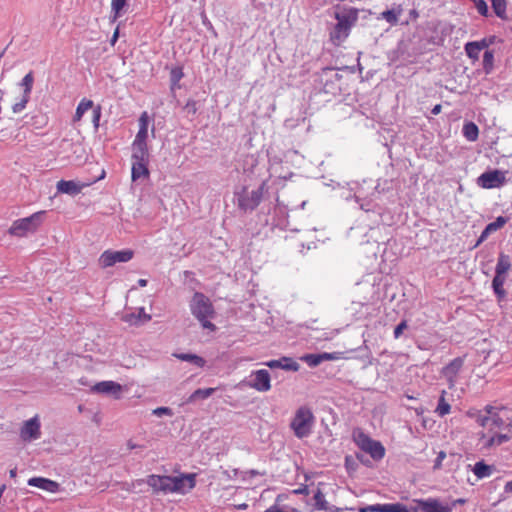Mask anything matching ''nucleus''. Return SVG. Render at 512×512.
<instances>
[{
	"mask_svg": "<svg viewBox=\"0 0 512 512\" xmlns=\"http://www.w3.org/2000/svg\"><path fill=\"white\" fill-rule=\"evenodd\" d=\"M146 483L154 493H186L195 487V474L181 476H161L151 474Z\"/></svg>",
	"mask_w": 512,
	"mask_h": 512,
	"instance_id": "nucleus-1",
	"label": "nucleus"
},
{
	"mask_svg": "<svg viewBox=\"0 0 512 512\" xmlns=\"http://www.w3.org/2000/svg\"><path fill=\"white\" fill-rule=\"evenodd\" d=\"M314 423L315 417L311 409L309 407L302 406L296 410L295 415L291 420L290 428L297 438L303 439L312 433Z\"/></svg>",
	"mask_w": 512,
	"mask_h": 512,
	"instance_id": "nucleus-2",
	"label": "nucleus"
},
{
	"mask_svg": "<svg viewBox=\"0 0 512 512\" xmlns=\"http://www.w3.org/2000/svg\"><path fill=\"white\" fill-rule=\"evenodd\" d=\"M46 211H38L32 215L15 220L10 226L8 233L14 237H25L29 233H34L42 225Z\"/></svg>",
	"mask_w": 512,
	"mask_h": 512,
	"instance_id": "nucleus-3",
	"label": "nucleus"
},
{
	"mask_svg": "<svg viewBox=\"0 0 512 512\" xmlns=\"http://www.w3.org/2000/svg\"><path fill=\"white\" fill-rule=\"evenodd\" d=\"M192 314L201 322L203 328L214 331L215 325L208 320L214 313L213 306L204 294L195 293L191 304Z\"/></svg>",
	"mask_w": 512,
	"mask_h": 512,
	"instance_id": "nucleus-4",
	"label": "nucleus"
},
{
	"mask_svg": "<svg viewBox=\"0 0 512 512\" xmlns=\"http://www.w3.org/2000/svg\"><path fill=\"white\" fill-rule=\"evenodd\" d=\"M264 186L265 183L256 190H249L248 187H242L240 191L236 192L235 197L238 208L244 212L256 209L262 201Z\"/></svg>",
	"mask_w": 512,
	"mask_h": 512,
	"instance_id": "nucleus-5",
	"label": "nucleus"
},
{
	"mask_svg": "<svg viewBox=\"0 0 512 512\" xmlns=\"http://www.w3.org/2000/svg\"><path fill=\"white\" fill-rule=\"evenodd\" d=\"M335 17L338 22L332 30L330 38L335 45H340L349 36L352 12L344 13L341 11L340 5H337L335 8Z\"/></svg>",
	"mask_w": 512,
	"mask_h": 512,
	"instance_id": "nucleus-6",
	"label": "nucleus"
},
{
	"mask_svg": "<svg viewBox=\"0 0 512 512\" xmlns=\"http://www.w3.org/2000/svg\"><path fill=\"white\" fill-rule=\"evenodd\" d=\"M354 442H356L361 451L369 454L375 461L381 460L385 455L384 446L379 441L371 439L363 432H359L357 437L354 436Z\"/></svg>",
	"mask_w": 512,
	"mask_h": 512,
	"instance_id": "nucleus-7",
	"label": "nucleus"
},
{
	"mask_svg": "<svg viewBox=\"0 0 512 512\" xmlns=\"http://www.w3.org/2000/svg\"><path fill=\"white\" fill-rule=\"evenodd\" d=\"M134 256V252L130 249L121 251L105 250L99 257L98 263L101 268H108L116 263H126Z\"/></svg>",
	"mask_w": 512,
	"mask_h": 512,
	"instance_id": "nucleus-8",
	"label": "nucleus"
},
{
	"mask_svg": "<svg viewBox=\"0 0 512 512\" xmlns=\"http://www.w3.org/2000/svg\"><path fill=\"white\" fill-rule=\"evenodd\" d=\"M505 181V173L499 170L487 171L478 178V184L483 188L500 187Z\"/></svg>",
	"mask_w": 512,
	"mask_h": 512,
	"instance_id": "nucleus-9",
	"label": "nucleus"
},
{
	"mask_svg": "<svg viewBox=\"0 0 512 512\" xmlns=\"http://www.w3.org/2000/svg\"><path fill=\"white\" fill-rule=\"evenodd\" d=\"M91 392L105 395H112L115 399H120L122 386L114 381H101L91 387Z\"/></svg>",
	"mask_w": 512,
	"mask_h": 512,
	"instance_id": "nucleus-10",
	"label": "nucleus"
},
{
	"mask_svg": "<svg viewBox=\"0 0 512 512\" xmlns=\"http://www.w3.org/2000/svg\"><path fill=\"white\" fill-rule=\"evenodd\" d=\"M253 380L249 386L259 392H266L271 389L270 373L265 369H260L252 373Z\"/></svg>",
	"mask_w": 512,
	"mask_h": 512,
	"instance_id": "nucleus-11",
	"label": "nucleus"
},
{
	"mask_svg": "<svg viewBox=\"0 0 512 512\" xmlns=\"http://www.w3.org/2000/svg\"><path fill=\"white\" fill-rule=\"evenodd\" d=\"M40 435V422L37 416L26 421L20 430V436L24 441L38 439Z\"/></svg>",
	"mask_w": 512,
	"mask_h": 512,
	"instance_id": "nucleus-12",
	"label": "nucleus"
},
{
	"mask_svg": "<svg viewBox=\"0 0 512 512\" xmlns=\"http://www.w3.org/2000/svg\"><path fill=\"white\" fill-rule=\"evenodd\" d=\"M340 358V353H320V354H305L300 357V360L305 362L309 367H316L323 361L337 360Z\"/></svg>",
	"mask_w": 512,
	"mask_h": 512,
	"instance_id": "nucleus-13",
	"label": "nucleus"
},
{
	"mask_svg": "<svg viewBox=\"0 0 512 512\" xmlns=\"http://www.w3.org/2000/svg\"><path fill=\"white\" fill-rule=\"evenodd\" d=\"M27 483L29 486L37 487L50 493H57L60 490L58 482L44 477H32L28 479Z\"/></svg>",
	"mask_w": 512,
	"mask_h": 512,
	"instance_id": "nucleus-14",
	"label": "nucleus"
},
{
	"mask_svg": "<svg viewBox=\"0 0 512 512\" xmlns=\"http://www.w3.org/2000/svg\"><path fill=\"white\" fill-rule=\"evenodd\" d=\"M359 512H410L401 503L375 504L367 507H360Z\"/></svg>",
	"mask_w": 512,
	"mask_h": 512,
	"instance_id": "nucleus-15",
	"label": "nucleus"
},
{
	"mask_svg": "<svg viewBox=\"0 0 512 512\" xmlns=\"http://www.w3.org/2000/svg\"><path fill=\"white\" fill-rule=\"evenodd\" d=\"M422 512H451V508L441 505L437 500L418 501L414 511Z\"/></svg>",
	"mask_w": 512,
	"mask_h": 512,
	"instance_id": "nucleus-16",
	"label": "nucleus"
},
{
	"mask_svg": "<svg viewBox=\"0 0 512 512\" xmlns=\"http://www.w3.org/2000/svg\"><path fill=\"white\" fill-rule=\"evenodd\" d=\"M463 366V359L458 357L452 360L447 366H445L442 370L443 375L449 381L450 387L454 385V379L457 376L458 372Z\"/></svg>",
	"mask_w": 512,
	"mask_h": 512,
	"instance_id": "nucleus-17",
	"label": "nucleus"
},
{
	"mask_svg": "<svg viewBox=\"0 0 512 512\" xmlns=\"http://www.w3.org/2000/svg\"><path fill=\"white\" fill-rule=\"evenodd\" d=\"M506 223H507V218H505L503 216L497 217L494 222L489 223L485 227V229L482 231L475 246H478L480 243L485 241L491 233H494L497 230L501 229Z\"/></svg>",
	"mask_w": 512,
	"mask_h": 512,
	"instance_id": "nucleus-18",
	"label": "nucleus"
},
{
	"mask_svg": "<svg viewBox=\"0 0 512 512\" xmlns=\"http://www.w3.org/2000/svg\"><path fill=\"white\" fill-rule=\"evenodd\" d=\"M85 185H79L73 180H60L57 182V191L63 194L76 195L81 192Z\"/></svg>",
	"mask_w": 512,
	"mask_h": 512,
	"instance_id": "nucleus-19",
	"label": "nucleus"
},
{
	"mask_svg": "<svg viewBox=\"0 0 512 512\" xmlns=\"http://www.w3.org/2000/svg\"><path fill=\"white\" fill-rule=\"evenodd\" d=\"M131 150H132V155H131L132 161H149L150 155H149V150H148V144L132 142Z\"/></svg>",
	"mask_w": 512,
	"mask_h": 512,
	"instance_id": "nucleus-20",
	"label": "nucleus"
},
{
	"mask_svg": "<svg viewBox=\"0 0 512 512\" xmlns=\"http://www.w3.org/2000/svg\"><path fill=\"white\" fill-rule=\"evenodd\" d=\"M148 164L149 161H132L131 177L133 181H136L137 179L142 177H149Z\"/></svg>",
	"mask_w": 512,
	"mask_h": 512,
	"instance_id": "nucleus-21",
	"label": "nucleus"
},
{
	"mask_svg": "<svg viewBox=\"0 0 512 512\" xmlns=\"http://www.w3.org/2000/svg\"><path fill=\"white\" fill-rule=\"evenodd\" d=\"M510 438H511V436L509 434H501V433H496L489 437H487L486 434L482 435V439H487L484 444V446L486 448H491L496 445H501V444L507 442Z\"/></svg>",
	"mask_w": 512,
	"mask_h": 512,
	"instance_id": "nucleus-22",
	"label": "nucleus"
},
{
	"mask_svg": "<svg viewBox=\"0 0 512 512\" xmlns=\"http://www.w3.org/2000/svg\"><path fill=\"white\" fill-rule=\"evenodd\" d=\"M93 107H94V103L92 100L83 98L79 102V104L76 108L75 115L73 117V122L76 123V122L81 121L84 113L87 112L88 110L92 109Z\"/></svg>",
	"mask_w": 512,
	"mask_h": 512,
	"instance_id": "nucleus-23",
	"label": "nucleus"
},
{
	"mask_svg": "<svg viewBox=\"0 0 512 512\" xmlns=\"http://www.w3.org/2000/svg\"><path fill=\"white\" fill-rule=\"evenodd\" d=\"M510 268L511 262L509 256L505 254H500L495 269V275L505 276V274L510 270Z\"/></svg>",
	"mask_w": 512,
	"mask_h": 512,
	"instance_id": "nucleus-24",
	"label": "nucleus"
},
{
	"mask_svg": "<svg viewBox=\"0 0 512 512\" xmlns=\"http://www.w3.org/2000/svg\"><path fill=\"white\" fill-rule=\"evenodd\" d=\"M174 357H176L177 359L182 360V361L191 362L200 368L204 367L206 364V361L204 360V358H202L198 355H195V354L176 353V354H174Z\"/></svg>",
	"mask_w": 512,
	"mask_h": 512,
	"instance_id": "nucleus-25",
	"label": "nucleus"
},
{
	"mask_svg": "<svg viewBox=\"0 0 512 512\" xmlns=\"http://www.w3.org/2000/svg\"><path fill=\"white\" fill-rule=\"evenodd\" d=\"M473 472L479 479L489 477L493 472V466L487 465L484 461H479L474 465Z\"/></svg>",
	"mask_w": 512,
	"mask_h": 512,
	"instance_id": "nucleus-26",
	"label": "nucleus"
},
{
	"mask_svg": "<svg viewBox=\"0 0 512 512\" xmlns=\"http://www.w3.org/2000/svg\"><path fill=\"white\" fill-rule=\"evenodd\" d=\"M512 425V419L509 424H506V421L503 419V417L498 413L492 414V416H489V428L490 430L493 429H502L504 426H511Z\"/></svg>",
	"mask_w": 512,
	"mask_h": 512,
	"instance_id": "nucleus-27",
	"label": "nucleus"
},
{
	"mask_svg": "<svg viewBox=\"0 0 512 512\" xmlns=\"http://www.w3.org/2000/svg\"><path fill=\"white\" fill-rule=\"evenodd\" d=\"M505 280V276L495 275L492 281V287L494 289L495 294L499 297V299L504 298L506 295V291L503 288Z\"/></svg>",
	"mask_w": 512,
	"mask_h": 512,
	"instance_id": "nucleus-28",
	"label": "nucleus"
},
{
	"mask_svg": "<svg viewBox=\"0 0 512 512\" xmlns=\"http://www.w3.org/2000/svg\"><path fill=\"white\" fill-rule=\"evenodd\" d=\"M463 134L469 141H475L479 134L477 125L473 122L465 124L463 127Z\"/></svg>",
	"mask_w": 512,
	"mask_h": 512,
	"instance_id": "nucleus-29",
	"label": "nucleus"
},
{
	"mask_svg": "<svg viewBox=\"0 0 512 512\" xmlns=\"http://www.w3.org/2000/svg\"><path fill=\"white\" fill-rule=\"evenodd\" d=\"M492 8L495 14L501 18H506V0H491Z\"/></svg>",
	"mask_w": 512,
	"mask_h": 512,
	"instance_id": "nucleus-30",
	"label": "nucleus"
},
{
	"mask_svg": "<svg viewBox=\"0 0 512 512\" xmlns=\"http://www.w3.org/2000/svg\"><path fill=\"white\" fill-rule=\"evenodd\" d=\"M215 392V388H205L195 390L189 397V401H195L196 399H206Z\"/></svg>",
	"mask_w": 512,
	"mask_h": 512,
	"instance_id": "nucleus-31",
	"label": "nucleus"
},
{
	"mask_svg": "<svg viewBox=\"0 0 512 512\" xmlns=\"http://www.w3.org/2000/svg\"><path fill=\"white\" fill-rule=\"evenodd\" d=\"M451 406L449 403L445 400V391H442V394L439 398L438 406L436 408V413H438L439 416H445L450 412Z\"/></svg>",
	"mask_w": 512,
	"mask_h": 512,
	"instance_id": "nucleus-32",
	"label": "nucleus"
},
{
	"mask_svg": "<svg viewBox=\"0 0 512 512\" xmlns=\"http://www.w3.org/2000/svg\"><path fill=\"white\" fill-rule=\"evenodd\" d=\"M401 12H402L401 8H398L397 10L391 9V10H386V11L382 12L381 16L387 22H389L390 24L394 25V24H396L398 22V17L401 14Z\"/></svg>",
	"mask_w": 512,
	"mask_h": 512,
	"instance_id": "nucleus-33",
	"label": "nucleus"
},
{
	"mask_svg": "<svg viewBox=\"0 0 512 512\" xmlns=\"http://www.w3.org/2000/svg\"><path fill=\"white\" fill-rule=\"evenodd\" d=\"M33 83H34V76H33V72L30 71L23 77V79L21 81V86L24 88V93H23L24 95L30 96L32 88H33Z\"/></svg>",
	"mask_w": 512,
	"mask_h": 512,
	"instance_id": "nucleus-34",
	"label": "nucleus"
},
{
	"mask_svg": "<svg viewBox=\"0 0 512 512\" xmlns=\"http://www.w3.org/2000/svg\"><path fill=\"white\" fill-rule=\"evenodd\" d=\"M315 507L317 510H327V502L325 500V495L322 493L320 489L314 494Z\"/></svg>",
	"mask_w": 512,
	"mask_h": 512,
	"instance_id": "nucleus-35",
	"label": "nucleus"
},
{
	"mask_svg": "<svg viewBox=\"0 0 512 512\" xmlns=\"http://www.w3.org/2000/svg\"><path fill=\"white\" fill-rule=\"evenodd\" d=\"M465 51L471 59L477 60L479 58L480 50L477 43L468 42L465 45Z\"/></svg>",
	"mask_w": 512,
	"mask_h": 512,
	"instance_id": "nucleus-36",
	"label": "nucleus"
},
{
	"mask_svg": "<svg viewBox=\"0 0 512 512\" xmlns=\"http://www.w3.org/2000/svg\"><path fill=\"white\" fill-rule=\"evenodd\" d=\"M469 416L474 417L476 422L482 427L489 426V416L483 415L480 411H469Z\"/></svg>",
	"mask_w": 512,
	"mask_h": 512,
	"instance_id": "nucleus-37",
	"label": "nucleus"
},
{
	"mask_svg": "<svg viewBox=\"0 0 512 512\" xmlns=\"http://www.w3.org/2000/svg\"><path fill=\"white\" fill-rule=\"evenodd\" d=\"M126 5V0H112L111 1V9L114 13L113 19L116 20L121 13V10Z\"/></svg>",
	"mask_w": 512,
	"mask_h": 512,
	"instance_id": "nucleus-38",
	"label": "nucleus"
},
{
	"mask_svg": "<svg viewBox=\"0 0 512 512\" xmlns=\"http://www.w3.org/2000/svg\"><path fill=\"white\" fill-rule=\"evenodd\" d=\"M29 99H30V96L28 95H24L22 96L21 100L19 102H16L13 106H12V111L14 113H20L22 112L25 108H26V105L27 103L29 102Z\"/></svg>",
	"mask_w": 512,
	"mask_h": 512,
	"instance_id": "nucleus-39",
	"label": "nucleus"
},
{
	"mask_svg": "<svg viewBox=\"0 0 512 512\" xmlns=\"http://www.w3.org/2000/svg\"><path fill=\"white\" fill-rule=\"evenodd\" d=\"M172 85H176L183 77L184 73L181 67H175L170 72Z\"/></svg>",
	"mask_w": 512,
	"mask_h": 512,
	"instance_id": "nucleus-40",
	"label": "nucleus"
},
{
	"mask_svg": "<svg viewBox=\"0 0 512 512\" xmlns=\"http://www.w3.org/2000/svg\"><path fill=\"white\" fill-rule=\"evenodd\" d=\"M494 60V55L492 51H485L483 55V65L486 70V72H489V70L492 68Z\"/></svg>",
	"mask_w": 512,
	"mask_h": 512,
	"instance_id": "nucleus-41",
	"label": "nucleus"
},
{
	"mask_svg": "<svg viewBox=\"0 0 512 512\" xmlns=\"http://www.w3.org/2000/svg\"><path fill=\"white\" fill-rule=\"evenodd\" d=\"M148 129H139L133 142L147 144Z\"/></svg>",
	"mask_w": 512,
	"mask_h": 512,
	"instance_id": "nucleus-42",
	"label": "nucleus"
},
{
	"mask_svg": "<svg viewBox=\"0 0 512 512\" xmlns=\"http://www.w3.org/2000/svg\"><path fill=\"white\" fill-rule=\"evenodd\" d=\"M475 3V6L478 10V12L483 15L487 16L488 13V6L484 0H473Z\"/></svg>",
	"mask_w": 512,
	"mask_h": 512,
	"instance_id": "nucleus-43",
	"label": "nucleus"
},
{
	"mask_svg": "<svg viewBox=\"0 0 512 512\" xmlns=\"http://www.w3.org/2000/svg\"><path fill=\"white\" fill-rule=\"evenodd\" d=\"M139 129H148L149 126V115L146 111H144L139 118Z\"/></svg>",
	"mask_w": 512,
	"mask_h": 512,
	"instance_id": "nucleus-44",
	"label": "nucleus"
},
{
	"mask_svg": "<svg viewBox=\"0 0 512 512\" xmlns=\"http://www.w3.org/2000/svg\"><path fill=\"white\" fill-rule=\"evenodd\" d=\"M47 120H48V118L45 115H41L39 117L35 116L34 117L35 128H37V129L43 128L47 124Z\"/></svg>",
	"mask_w": 512,
	"mask_h": 512,
	"instance_id": "nucleus-45",
	"label": "nucleus"
},
{
	"mask_svg": "<svg viewBox=\"0 0 512 512\" xmlns=\"http://www.w3.org/2000/svg\"><path fill=\"white\" fill-rule=\"evenodd\" d=\"M152 413L156 416L168 415L171 416L173 414L172 410L168 407H158L155 408Z\"/></svg>",
	"mask_w": 512,
	"mask_h": 512,
	"instance_id": "nucleus-46",
	"label": "nucleus"
},
{
	"mask_svg": "<svg viewBox=\"0 0 512 512\" xmlns=\"http://www.w3.org/2000/svg\"><path fill=\"white\" fill-rule=\"evenodd\" d=\"M123 320L131 325H136L140 322L137 314H135V313H130V314L124 315Z\"/></svg>",
	"mask_w": 512,
	"mask_h": 512,
	"instance_id": "nucleus-47",
	"label": "nucleus"
},
{
	"mask_svg": "<svg viewBox=\"0 0 512 512\" xmlns=\"http://www.w3.org/2000/svg\"><path fill=\"white\" fill-rule=\"evenodd\" d=\"M101 116V107L98 105L93 109V123L94 126L97 128L99 126V120Z\"/></svg>",
	"mask_w": 512,
	"mask_h": 512,
	"instance_id": "nucleus-48",
	"label": "nucleus"
},
{
	"mask_svg": "<svg viewBox=\"0 0 512 512\" xmlns=\"http://www.w3.org/2000/svg\"><path fill=\"white\" fill-rule=\"evenodd\" d=\"M446 458V453L444 451H440L435 460L434 468L439 469L441 467L442 461Z\"/></svg>",
	"mask_w": 512,
	"mask_h": 512,
	"instance_id": "nucleus-49",
	"label": "nucleus"
},
{
	"mask_svg": "<svg viewBox=\"0 0 512 512\" xmlns=\"http://www.w3.org/2000/svg\"><path fill=\"white\" fill-rule=\"evenodd\" d=\"M406 328H407L406 321L400 322V324L394 330L395 337L398 338L402 334L403 330Z\"/></svg>",
	"mask_w": 512,
	"mask_h": 512,
	"instance_id": "nucleus-50",
	"label": "nucleus"
},
{
	"mask_svg": "<svg viewBox=\"0 0 512 512\" xmlns=\"http://www.w3.org/2000/svg\"><path fill=\"white\" fill-rule=\"evenodd\" d=\"M137 316H138V319H139L140 322H146V321H149L151 319V316L144 312V308H141L139 310Z\"/></svg>",
	"mask_w": 512,
	"mask_h": 512,
	"instance_id": "nucleus-51",
	"label": "nucleus"
},
{
	"mask_svg": "<svg viewBox=\"0 0 512 512\" xmlns=\"http://www.w3.org/2000/svg\"><path fill=\"white\" fill-rule=\"evenodd\" d=\"M293 493L295 494H304V495H308L309 494V489H308V486L304 485L302 487H299L297 489H294L293 490Z\"/></svg>",
	"mask_w": 512,
	"mask_h": 512,
	"instance_id": "nucleus-52",
	"label": "nucleus"
},
{
	"mask_svg": "<svg viewBox=\"0 0 512 512\" xmlns=\"http://www.w3.org/2000/svg\"><path fill=\"white\" fill-rule=\"evenodd\" d=\"M474 43L478 44L480 51L489 46V42L486 39H483L481 41H475Z\"/></svg>",
	"mask_w": 512,
	"mask_h": 512,
	"instance_id": "nucleus-53",
	"label": "nucleus"
},
{
	"mask_svg": "<svg viewBox=\"0 0 512 512\" xmlns=\"http://www.w3.org/2000/svg\"><path fill=\"white\" fill-rule=\"evenodd\" d=\"M497 409L491 405H487L485 407V412H486V416H492V414L494 413H498V411H496Z\"/></svg>",
	"mask_w": 512,
	"mask_h": 512,
	"instance_id": "nucleus-54",
	"label": "nucleus"
},
{
	"mask_svg": "<svg viewBox=\"0 0 512 512\" xmlns=\"http://www.w3.org/2000/svg\"><path fill=\"white\" fill-rule=\"evenodd\" d=\"M266 365L270 368H276V367L281 366L280 361H278V360H271V361L267 362Z\"/></svg>",
	"mask_w": 512,
	"mask_h": 512,
	"instance_id": "nucleus-55",
	"label": "nucleus"
},
{
	"mask_svg": "<svg viewBox=\"0 0 512 512\" xmlns=\"http://www.w3.org/2000/svg\"><path fill=\"white\" fill-rule=\"evenodd\" d=\"M119 37V28L117 27L112 35L111 44L114 45Z\"/></svg>",
	"mask_w": 512,
	"mask_h": 512,
	"instance_id": "nucleus-56",
	"label": "nucleus"
},
{
	"mask_svg": "<svg viewBox=\"0 0 512 512\" xmlns=\"http://www.w3.org/2000/svg\"><path fill=\"white\" fill-rule=\"evenodd\" d=\"M141 446L137 445L136 443H134L132 440H129L127 442V448L129 450H133V449H136V448H140Z\"/></svg>",
	"mask_w": 512,
	"mask_h": 512,
	"instance_id": "nucleus-57",
	"label": "nucleus"
},
{
	"mask_svg": "<svg viewBox=\"0 0 512 512\" xmlns=\"http://www.w3.org/2000/svg\"><path fill=\"white\" fill-rule=\"evenodd\" d=\"M264 512H284V511L281 510L278 506L273 505V506L269 507L267 510H265Z\"/></svg>",
	"mask_w": 512,
	"mask_h": 512,
	"instance_id": "nucleus-58",
	"label": "nucleus"
},
{
	"mask_svg": "<svg viewBox=\"0 0 512 512\" xmlns=\"http://www.w3.org/2000/svg\"><path fill=\"white\" fill-rule=\"evenodd\" d=\"M441 109H442V106L440 104H437L433 107L431 112L433 115H437L441 112Z\"/></svg>",
	"mask_w": 512,
	"mask_h": 512,
	"instance_id": "nucleus-59",
	"label": "nucleus"
},
{
	"mask_svg": "<svg viewBox=\"0 0 512 512\" xmlns=\"http://www.w3.org/2000/svg\"><path fill=\"white\" fill-rule=\"evenodd\" d=\"M505 492H511L512 493V480L507 482L504 487Z\"/></svg>",
	"mask_w": 512,
	"mask_h": 512,
	"instance_id": "nucleus-60",
	"label": "nucleus"
},
{
	"mask_svg": "<svg viewBox=\"0 0 512 512\" xmlns=\"http://www.w3.org/2000/svg\"><path fill=\"white\" fill-rule=\"evenodd\" d=\"M248 508V504L242 503L236 506V509L238 510H246Z\"/></svg>",
	"mask_w": 512,
	"mask_h": 512,
	"instance_id": "nucleus-61",
	"label": "nucleus"
},
{
	"mask_svg": "<svg viewBox=\"0 0 512 512\" xmlns=\"http://www.w3.org/2000/svg\"><path fill=\"white\" fill-rule=\"evenodd\" d=\"M357 459L359 461H361L362 463H365L366 465H370V462L367 460V461H364L363 459V455L362 454H357Z\"/></svg>",
	"mask_w": 512,
	"mask_h": 512,
	"instance_id": "nucleus-62",
	"label": "nucleus"
},
{
	"mask_svg": "<svg viewBox=\"0 0 512 512\" xmlns=\"http://www.w3.org/2000/svg\"><path fill=\"white\" fill-rule=\"evenodd\" d=\"M9 475L11 478H15L16 475H17V469L16 468H13L9 471Z\"/></svg>",
	"mask_w": 512,
	"mask_h": 512,
	"instance_id": "nucleus-63",
	"label": "nucleus"
},
{
	"mask_svg": "<svg viewBox=\"0 0 512 512\" xmlns=\"http://www.w3.org/2000/svg\"><path fill=\"white\" fill-rule=\"evenodd\" d=\"M138 284L141 286V287H145L147 285V280L146 279H139L138 280Z\"/></svg>",
	"mask_w": 512,
	"mask_h": 512,
	"instance_id": "nucleus-64",
	"label": "nucleus"
}]
</instances>
